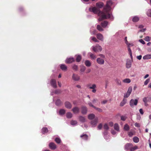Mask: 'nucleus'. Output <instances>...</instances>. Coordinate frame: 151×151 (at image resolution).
<instances>
[{"instance_id":"f257e3e1","label":"nucleus","mask_w":151,"mask_h":151,"mask_svg":"<svg viewBox=\"0 0 151 151\" xmlns=\"http://www.w3.org/2000/svg\"><path fill=\"white\" fill-rule=\"evenodd\" d=\"M112 4L111 0H110L107 1L106 6L104 8V11L102 12L100 11L99 9L101 8L103 6L104 4L102 2H99L97 3L96 4L97 8L96 7H91L89 8V10L94 14H98V15L100 17L98 19V21H101L103 19H108L113 20V17L110 12L111 6Z\"/></svg>"},{"instance_id":"f03ea898","label":"nucleus","mask_w":151,"mask_h":151,"mask_svg":"<svg viewBox=\"0 0 151 151\" xmlns=\"http://www.w3.org/2000/svg\"><path fill=\"white\" fill-rule=\"evenodd\" d=\"M91 49L94 52H97L101 51L102 50L101 47L99 44H96L95 46H92Z\"/></svg>"},{"instance_id":"7ed1b4c3","label":"nucleus","mask_w":151,"mask_h":151,"mask_svg":"<svg viewBox=\"0 0 151 151\" xmlns=\"http://www.w3.org/2000/svg\"><path fill=\"white\" fill-rule=\"evenodd\" d=\"M87 87L90 89H92V91L93 93H95L96 92V86L95 84H89L87 85Z\"/></svg>"},{"instance_id":"20e7f679","label":"nucleus","mask_w":151,"mask_h":151,"mask_svg":"<svg viewBox=\"0 0 151 151\" xmlns=\"http://www.w3.org/2000/svg\"><path fill=\"white\" fill-rule=\"evenodd\" d=\"M126 45L127 46L128 50V51L129 52V54L130 55V57H131V58L132 60V53L131 50L130 48V47H131L133 46L134 45L133 43H129L128 42V43H127V44H126Z\"/></svg>"},{"instance_id":"39448f33","label":"nucleus","mask_w":151,"mask_h":151,"mask_svg":"<svg viewBox=\"0 0 151 151\" xmlns=\"http://www.w3.org/2000/svg\"><path fill=\"white\" fill-rule=\"evenodd\" d=\"M137 102L138 101L137 99H132L129 102L130 106L132 107H133L137 105Z\"/></svg>"},{"instance_id":"423d86ee","label":"nucleus","mask_w":151,"mask_h":151,"mask_svg":"<svg viewBox=\"0 0 151 151\" xmlns=\"http://www.w3.org/2000/svg\"><path fill=\"white\" fill-rule=\"evenodd\" d=\"M88 104L90 106L92 107L94 109H96L98 111L100 112H101L102 111V110L99 108L96 107L95 106H94L92 104V103L90 101H89L88 102Z\"/></svg>"},{"instance_id":"0eeeda50","label":"nucleus","mask_w":151,"mask_h":151,"mask_svg":"<svg viewBox=\"0 0 151 151\" xmlns=\"http://www.w3.org/2000/svg\"><path fill=\"white\" fill-rule=\"evenodd\" d=\"M131 60L129 59H128L127 60L126 67L127 68H129L131 67L132 61L133 59L132 60L131 58Z\"/></svg>"},{"instance_id":"6e6552de","label":"nucleus","mask_w":151,"mask_h":151,"mask_svg":"<svg viewBox=\"0 0 151 151\" xmlns=\"http://www.w3.org/2000/svg\"><path fill=\"white\" fill-rule=\"evenodd\" d=\"M98 118H96L92 120L91 122V124L93 127H95L98 122Z\"/></svg>"},{"instance_id":"1a4fd4ad","label":"nucleus","mask_w":151,"mask_h":151,"mask_svg":"<svg viewBox=\"0 0 151 151\" xmlns=\"http://www.w3.org/2000/svg\"><path fill=\"white\" fill-rule=\"evenodd\" d=\"M104 59L102 58H99L97 59L96 61L99 64L103 65L104 62Z\"/></svg>"},{"instance_id":"9d476101","label":"nucleus","mask_w":151,"mask_h":151,"mask_svg":"<svg viewBox=\"0 0 151 151\" xmlns=\"http://www.w3.org/2000/svg\"><path fill=\"white\" fill-rule=\"evenodd\" d=\"M65 107L67 109H70L72 107V105L71 103L68 101H66L65 103Z\"/></svg>"},{"instance_id":"9b49d317","label":"nucleus","mask_w":151,"mask_h":151,"mask_svg":"<svg viewBox=\"0 0 151 151\" xmlns=\"http://www.w3.org/2000/svg\"><path fill=\"white\" fill-rule=\"evenodd\" d=\"M81 109V113L83 114H86L87 111V107L86 106H82Z\"/></svg>"},{"instance_id":"f8f14e48","label":"nucleus","mask_w":151,"mask_h":151,"mask_svg":"<svg viewBox=\"0 0 151 151\" xmlns=\"http://www.w3.org/2000/svg\"><path fill=\"white\" fill-rule=\"evenodd\" d=\"M72 111L74 114H77L79 113L80 109L78 107H75L73 108Z\"/></svg>"},{"instance_id":"ddd939ff","label":"nucleus","mask_w":151,"mask_h":151,"mask_svg":"<svg viewBox=\"0 0 151 151\" xmlns=\"http://www.w3.org/2000/svg\"><path fill=\"white\" fill-rule=\"evenodd\" d=\"M51 86L54 88H57V85L56 80L54 79H52L50 82Z\"/></svg>"},{"instance_id":"4468645a","label":"nucleus","mask_w":151,"mask_h":151,"mask_svg":"<svg viewBox=\"0 0 151 151\" xmlns=\"http://www.w3.org/2000/svg\"><path fill=\"white\" fill-rule=\"evenodd\" d=\"M75 60L74 59L73 57H71L67 58L65 60V62L67 63H70L74 62Z\"/></svg>"},{"instance_id":"2eb2a0df","label":"nucleus","mask_w":151,"mask_h":151,"mask_svg":"<svg viewBox=\"0 0 151 151\" xmlns=\"http://www.w3.org/2000/svg\"><path fill=\"white\" fill-rule=\"evenodd\" d=\"M72 78L75 81H78L80 79L79 76L78 75L75 74H73Z\"/></svg>"},{"instance_id":"dca6fc26","label":"nucleus","mask_w":151,"mask_h":151,"mask_svg":"<svg viewBox=\"0 0 151 151\" xmlns=\"http://www.w3.org/2000/svg\"><path fill=\"white\" fill-rule=\"evenodd\" d=\"M96 37L97 38L101 41H103L104 40V37L102 34L101 33H98L96 34Z\"/></svg>"},{"instance_id":"f3484780","label":"nucleus","mask_w":151,"mask_h":151,"mask_svg":"<svg viewBox=\"0 0 151 151\" xmlns=\"http://www.w3.org/2000/svg\"><path fill=\"white\" fill-rule=\"evenodd\" d=\"M133 146L132 144L130 143H128L126 144L124 147V148L125 150H131V147Z\"/></svg>"},{"instance_id":"a211bd4d","label":"nucleus","mask_w":151,"mask_h":151,"mask_svg":"<svg viewBox=\"0 0 151 151\" xmlns=\"http://www.w3.org/2000/svg\"><path fill=\"white\" fill-rule=\"evenodd\" d=\"M49 146L50 148L52 150H55L56 148V145L53 142L50 143L49 144Z\"/></svg>"},{"instance_id":"6ab92c4d","label":"nucleus","mask_w":151,"mask_h":151,"mask_svg":"<svg viewBox=\"0 0 151 151\" xmlns=\"http://www.w3.org/2000/svg\"><path fill=\"white\" fill-rule=\"evenodd\" d=\"M149 98L147 97H145L143 99V101L145 103V105L146 106H147L148 105V104H147L148 102L149 101Z\"/></svg>"},{"instance_id":"aec40b11","label":"nucleus","mask_w":151,"mask_h":151,"mask_svg":"<svg viewBox=\"0 0 151 151\" xmlns=\"http://www.w3.org/2000/svg\"><path fill=\"white\" fill-rule=\"evenodd\" d=\"M93 27H92L90 30V32L91 35H94L96 34V30L94 29Z\"/></svg>"},{"instance_id":"412c9836","label":"nucleus","mask_w":151,"mask_h":151,"mask_svg":"<svg viewBox=\"0 0 151 151\" xmlns=\"http://www.w3.org/2000/svg\"><path fill=\"white\" fill-rule=\"evenodd\" d=\"M60 68L63 71H65L67 70V67L64 64H61L60 65Z\"/></svg>"},{"instance_id":"4be33fe9","label":"nucleus","mask_w":151,"mask_h":151,"mask_svg":"<svg viewBox=\"0 0 151 151\" xmlns=\"http://www.w3.org/2000/svg\"><path fill=\"white\" fill-rule=\"evenodd\" d=\"M78 118L79 121L81 122H84L86 121L85 118L83 116H79Z\"/></svg>"},{"instance_id":"5701e85b","label":"nucleus","mask_w":151,"mask_h":151,"mask_svg":"<svg viewBox=\"0 0 151 151\" xmlns=\"http://www.w3.org/2000/svg\"><path fill=\"white\" fill-rule=\"evenodd\" d=\"M85 65L88 67H90L91 65V63L89 60H86L85 62Z\"/></svg>"},{"instance_id":"b1692460","label":"nucleus","mask_w":151,"mask_h":151,"mask_svg":"<svg viewBox=\"0 0 151 151\" xmlns=\"http://www.w3.org/2000/svg\"><path fill=\"white\" fill-rule=\"evenodd\" d=\"M92 59H95L96 58V55L91 52H89L88 54Z\"/></svg>"},{"instance_id":"393cba45","label":"nucleus","mask_w":151,"mask_h":151,"mask_svg":"<svg viewBox=\"0 0 151 151\" xmlns=\"http://www.w3.org/2000/svg\"><path fill=\"white\" fill-rule=\"evenodd\" d=\"M101 25L103 27H106V26L108 25V22L106 21H104L103 22H102L101 23Z\"/></svg>"},{"instance_id":"a878e982","label":"nucleus","mask_w":151,"mask_h":151,"mask_svg":"<svg viewBox=\"0 0 151 151\" xmlns=\"http://www.w3.org/2000/svg\"><path fill=\"white\" fill-rule=\"evenodd\" d=\"M127 100L126 99H124L120 104V106H123L126 103Z\"/></svg>"},{"instance_id":"bb28decb","label":"nucleus","mask_w":151,"mask_h":151,"mask_svg":"<svg viewBox=\"0 0 151 151\" xmlns=\"http://www.w3.org/2000/svg\"><path fill=\"white\" fill-rule=\"evenodd\" d=\"M80 137L85 140H87L88 137V136L86 134H84L81 135Z\"/></svg>"},{"instance_id":"cd10ccee","label":"nucleus","mask_w":151,"mask_h":151,"mask_svg":"<svg viewBox=\"0 0 151 151\" xmlns=\"http://www.w3.org/2000/svg\"><path fill=\"white\" fill-rule=\"evenodd\" d=\"M139 20V17L137 16H134L132 19V21L134 22H136L138 21Z\"/></svg>"},{"instance_id":"c85d7f7f","label":"nucleus","mask_w":151,"mask_h":151,"mask_svg":"<svg viewBox=\"0 0 151 151\" xmlns=\"http://www.w3.org/2000/svg\"><path fill=\"white\" fill-rule=\"evenodd\" d=\"M130 129L129 126L127 124H126L124 126V129L126 131H128Z\"/></svg>"},{"instance_id":"c756f323","label":"nucleus","mask_w":151,"mask_h":151,"mask_svg":"<svg viewBox=\"0 0 151 151\" xmlns=\"http://www.w3.org/2000/svg\"><path fill=\"white\" fill-rule=\"evenodd\" d=\"M76 61L78 62H79L80 61L81 59V55H76Z\"/></svg>"},{"instance_id":"7c9ffc66","label":"nucleus","mask_w":151,"mask_h":151,"mask_svg":"<svg viewBox=\"0 0 151 151\" xmlns=\"http://www.w3.org/2000/svg\"><path fill=\"white\" fill-rule=\"evenodd\" d=\"M151 58V54L147 55L143 57L144 59H148Z\"/></svg>"},{"instance_id":"2f4dec72","label":"nucleus","mask_w":151,"mask_h":151,"mask_svg":"<svg viewBox=\"0 0 151 151\" xmlns=\"http://www.w3.org/2000/svg\"><path fill=\"white\" fill-rule=\"evenodd\" d=\"M90 41L91 42V40L94 41L95 42H99V41L96 39V38L94 37H91L90 38Z\"/></svg>"},{"instance_id":"473e14b6","label":"nucleus","mask_w":151,"mask_h":151,"mask_svg":"<svg viewBox=\"0 0 151 151\" xmlns=\"http://www.w3.org/2000/svg\"><path fill=\"white\" fill-rule=\"evenodd\" d=\"M95 115L93 114H91L88 116V118L89 119L92 120L95 118Z\"/></svg>"},{"instance_id":"72a5a7b5","label":"nucleus","mask_w":151,"mask_h":151,"mask_svg":"<svg viewBox=\"0 0 151 151\" xmlns=\"http://www.w3.org/2000/svg\"><path fill=\"white\" fill-rule=\"evenodd\" d=\"M48 131V129L46 127H43L42 129V132L43 134L47 133Z\"/></svg>"},{"instance_id":"f704fd0d","label":"nucleus","mask_w":151,"mask_h":151,"mask_svg":"<svg viewBox=\"0 0 151 151\" xmlns=\"http://www.w3.org/2000/svg\"><path fill=\"white\" fill-rule=\"evenodd\" d=\"M114 129L117 131H119V127L118 124H117L116 123L114 124Z\"/></svg>"},{"instance_id":"c9c22d12","label":"nucleus","mask_w":151,"mask_h":151,"mask_svg":"<svg viewBox=\"0 0 151 151\" xmlns=\"http://www.w3.org/2000/svg\"><path fill=\"white\" fill-rule=\"evenodd\" d=\"M66 117L68 118L69 119V118H71L72 117V116H73V114L71 112H68L66 114Z\"/></svg>"},{"instance_id":"e433bc0d","label":"nucleus","mask_w":151,"mask_h":151,"mask_svg":"<svg viewBox=\"0 0 151 151\" xmlns=\"http://www.w3.org/2000/svg\"><path fill=\"white\" fill-rule=\"evenodd\" d=\"M147 14V16L151 17V9H148L146 12Z\"/></svg>"},{"instance_id":"4c0bfd02","label":"nucleus","mask_w":151,"mask_h":151,"mask_svg":"<svg viewBox=\"0 0 151 151\" xmlns=\"http://www.w3.org/2000/svg\"><path fill=\"white\" fill-rule=\"evenodd\" d=\"M65 111L63 109H61L60 110L59 113V114L60 115H62L65 114Z\"/></svg>"},{"instance_id":"58836bf2","label":"nucleus","mask_w":151,"mask_h":151,"mask_svg":"<svg viewBox=\"0 0 151 151\" xmlns=\"http://www.w3.org/2000/svg\"><path fill=\"white\" fill-rule=\"evenodd\" d=\"M77 124V121L76 120H72L70 122V124L73 126H75Z\"/></svg>"},{"instance_id":"ea45409f","label":"nucleus","mask_w":151,"mask_h":151,"mask_svg":"<svg viewBox=\"0 0 151 151\" xmlns=\"http://www.w3.org/2000/svg\"><path fill=\"white\" fill-rule=\"evenodd\" d=\"M96 28L99 31H102L104 30L99 25H98L97 26Z\"/></svg>"},{"instance_id":"a19ab883","label":"nucleus","mask_w":151,"mask_h":151,"mask_svg":"<svg viewBox=\"0 0 151 151\" xmlns=\"http://www.w3.org/2000/svg\"><path fill=\"white\" fill-rule=\"evenodd\" d=\"M123 81L125 83H129L131 82V80L129 79L126 78L123 80Z\"/></svg>"},{"instance_id":"79ce46f5","label":"nucleus","mask_w":151,"mask_h":151,"mask_svg":"<svg viewBox=\"0 0 151 151\" xmlns=\"http://www.w3.org/2000/svg\"><path fill=\"white\" fill-rule=\"evenodd\" d=\"M133 141L135 143H137L139 141V138L136 137H134L133 138Z\"/></svg>"},{"instance_id":"37998d69","label":"nucleus","mask_w":151,"mask_h":151,"mask_svg":"<svg viewBox=\"0 0 151 151\" xmlns=\"http://www.w3.org/2000/svg\"><path fill=\"white\" fill-rule=\"evenodd\" d=\"M138 148V147L137 146H135L134 147H133L132 146L131 148L130 151H134L135 150L137 149Z\"/></svg>"},{"instance_id":"c03bdc74","label":"nucleus","mask_w":151,"mask_h":151,"mask_svg":"<svg viewBox=\"0 0 151 151\" xmlns=\"http://www.w3.org/2000/svg\"><path fill=\"white\" fill-rule=\"evenodd\" d=\"M72 68L73 70H75V71H77L78 70V66L76 65H74L72 66Z\"/></svg>"},{"instance_id":"a18cd8bd","label":"nucleus","mask_w":151,"mask_h":151,"mask_svg":"<svg viewBox=\"0 0 151 151\" xmlns=\"http://www.w3.org/2000/svg\"><path fill=\"white\" fill-rule=\"evenodd\" d=\"M61 103V102L60 101V99H58L55 102V104L56 105L58 106Z\"/></svg>"},{"instance_id":"49530a36","label":"nucleus","mask_w":151,"mask_h":151,"mask_svg":"<svg viewBox=\"0 0 151 151\" xmlns=\"http://www.w3.org/2000/svg\"><path fill=\"white\" fill-rule=\"evenodd\" d=\"M55 141L58 144H59L61 142L60 139L58 137L56 138L55 139Z\"/></svg>"},{"instance_id":"de8ad7c7","label":"nucleus","mask_w":151,"mask_h":151,"mask_svg":"<svg viewBox=\"0 0 151 151\" xmlns=\"http://www.w3.org/2000/svg\"><path fill=\"white\" fill-rule=\"evenodd\" d=\"M86 69V68L85 66H82L81 67L80 71L81 72H84Z\"/></svg>"},{"instance_id":"09e8293b","label":"nucleus","mask_w":151,"mask_h":151,"mask_svg":"<svg viewBox=\"0 0 151 151\" xmlns=\"http://www.w3.org/2000/svg\"><path fill=\"white\" fill-rule=\"evenodd\" d=\"M151 39V37L149 36H146V37L144 40L146 41L149 42L150 41Z\"/></svg>"},{"instance_id":"8fccbe9b","label":"nucleus","mask_w":151,"mask_h":151,"mask_svg":"<svg viewBox=\"0 0 151 151\" xmlns=\"http://www.w3.org/2000/svg\"><path fill=\"white\" fill-rule=\"evenodd\" d=\"M132 90V87H129L128 89V90L127 92V93L131 94Z\"/></svg>"},{"instance_id":"3c124183","label":"nucleus","mask_w":151,"mask_h":151,"mask_svg":"<svg viewBox=\"0 0 151 151\" xmlns=\"http://www.w3.org/2000/svg\"><path fill=\"white\" fill-rule=\"evenodd\" d=\"M104 129L106 130H107L109 129V127L107 124H104Z\"/></svg>"},{"instance_id":"603ef678","label":"nucleus","mask_w":151,"mask_h":151,"mask_svg":"<svg viewBox=\"0 0 151 151\" xmlns=\"http://www.w3.org/2000/svg\"><path fill=\"white\" fill-rule=\"evenodd\" d=\"M127 117L126 116H121V119L123 121L126 120Z\"/></svg>"},{"instance_id":"864d4df0","label":"nucleus","mask_w":151,"mask_h":151,"mask_svg":"<svg viewBox=\"0 0 151 151\" xmlns=\"http://www.w3.org/2000/svg\"><path fill=\"white\" fill-rule=\"evenodd\" d=\"M150 79L149 78H148L144 82V84L145 85H146L148 83L150 82Z\"/></svg>"},{"instance_id":"5fc2aeb1","label":"nucleus","mask_w":151,"mask_h":151,"mask_svg":"<svg viewBox=\"0 0 151 151\" xmlns=\"http://www.w3.org/2000/svg\"><path fill=\"white\" fill-rule=\"evenodd\" d=\"M116 82L118 85H121V82L120 80L116 79Z\"/></svg>"},{"instance_id":"6e6d98bb","label":"nucleus","mask_w":151,"mask_h":151,"mask_svg":"<svg viewBox=\"0 0 151 151\" xmlns=\"http://www.w3.org/2000/svg\"><path fill=\"white\" fill-rule=\"evenodd\" d=\"M130 94L129 93L127 92L126 93H125L124 95V97L128 98L130 95Z\"/></svg>"},{"instance_id":"4d7b16f0","label":"nucleus","mask_w":151,"mask_h":151,"mask_svg":"<svg viewBox=\"0 0 151 151\" xmlns=\"http://www.w3.org/2000/svg\"><path fill=\"white\" fill-rule=\"evenodd\" d=\"M128 135L129 137H132V135H134V133L131 131H130L128 132Z\"/></svg>"},{"instance_id":"13d9d810","label":"nucleus","mask_w":151,"mask_h":151,"mask_svg":"<svg viewBox=\"0 0 151 151\" xmlns=\"http://www.w3.org/2000/svg\"><path fill=\"white\" fill-rule=\"evenodd\" d=\"M137 119L139 120H140L141 119L140 114L139 113L137 114Z\"/></svg>"},{"instance_id":"bf43d9fd","label":"nucleus","mask_w":151,"mask_h":151,"mask_svg":"<svg viewBox=\"0 0 151 151\" xmlns=\"http://www.w3.org/2000/svg\"><path fill=\"white\" fill-rule=\"evenodd\" d=\"M102 127V125L101 124H99L98 126V128L99 129H101Z\"/></svg>"},{"instance_id":"052dcab7","label":"nucleus","mask_w":151,"mask_h":151,"mask_svg":"<svg viewBox=\"0 0 151 151\" xmlns=\"http://www.w3.org/2000/svg\"><path fill=\"white\" fill-rule=\"evenodd\" d=\"M107 134V132L106 131H105L104 133H103V134L104 135V137L105 139H106V137H107L106 136V134Z\"/></svg>"},{"instance_id":"680f3d73","label":"nucleus","mask_w":151,"mask_h":151,"mask_svg":"<svg viewBox=\"0 0 151 151\" xmlns=\"http://www.w3.org/2000/svg\"><path fill=\"white\" fill-rule=\"evenodd\" d=\"M97 101L98 100L97 99H94L93 100L92 102L93 104H94L96 103Z\"/></svg>"},{"instance_id":"e2e57ef3","label":"nucleus","mask_w":151,"mask_h":151,"mask_svg":"<svg viewBox=\"0 0 151 151\" xmlns=\"http://www.w3.org/2000/svg\"><path fill=\"white\" fill-rule=\"evenodd\" d=\"M99 56L101 57L102 58L104 59L105 58V56L102 54H99Z\"/></svg>"},{"instance_id":"0e129e2a","label":"nucleus","mask_w":151,"mask_h":151,"mask_svg":"<svg viewBox=\"0 0 151 151\" xmlns=\"http://www.w3.org/2000/svg\"><path fill=\"white\" fill-rule=\"evenodd\" d=\"M111 134L113 135H115L116 134V132L113 130H112L111 131Z\"/></svg>"},{"instance_id":"69168bd1","label":"nucleus","mask_w":151,"mask_h":151,"mask_svg":"<svg viewBox=\"0 0 151 151\" xmlns=\"http://www.w3.org/2000/svg\"><path fill=\"white\" fill-rule=\"evenodd\" d=\"M55 92L56 94L59 93H60V91L59 90H57L55 91Z\"/></svg>"},{"instance_id":"338daca9","label":"nucleus","mask_w":151,"mask_h":151,"mask_svg":"<svg viewBox=\"0 0 151 151\" xmlns=\"http://www.w3.org/2000/svg\"><path fill=\"white\" fill-rule=\"evenodd\" d=\"M134 125L135 127H139L140 126L139 124L138 123H136Z\"/></svg>"},{"instance_id":"774afa93","label":"nucleus","mask_w":151,"mask_h":151,"mask_svg":"<svg viewBox=\"0 0 151 151\" xmlns=\"http://www.w3.org/2000/svg\"><path fill=\"white\" fill-rule=\"evenodd\" d=\"M107 102V100H104V101H103L102 102H101V103L102 104H105Z\"/></svg>"}]
</instances>
